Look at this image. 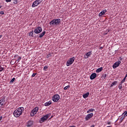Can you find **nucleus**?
Masks as SVG:
<instances>
[{
  "label": "nucleus",
  "mask_w": 127,
  "mask_h": 127,
  "mask_svg": "<svg viewBox=\"0 0 127 127\" xmlns=\"http://www.w3.org/2000/svg\"><path fill=\"white\" fill-rule=\"evenodd\" d=\"M24 110V108L23 107H19L14 111V117L15 118H19V117H20V116L22 115Z\"/></svg>",
  "instance_id": "obj_1"
},
{
  "label": "nucleus",
  "mask_w": 127,
  "mask_h": 127,
  "mask_svg": "<svg viewBox=\"0 0 127 127\" xmlns=\"http://www.w3.org/2000/svg\"><path fill=\"white\" fill-rule=\"evenodd\" d=\"M42 1H43V0H36L33 2L32 7H36V6H38Z\"/></svg>",
  "instance_id": "obj_2"
},
{
  "label": "nucleus",
  "mask_w": 127,
  "mask_h": 127,
  "mask_svg": "<svg viewBox=\"0 0 127 127\" xmlns=\"http://www.w3.org/2000/svg\"><path fill=\"white\" fill-rule=\"evenodd\" d=\"M50 116H51V114H48L46 115L45 116H44V117H43L42 118H41L40 123L41 124H42V123H44V122H45V121H47V119H48V118H49V117H50Z\"/></svg>",
  "instance_id": "obj_3"
},
{
  "label": "nucleus",
  "mask_w": 127,
  "mask_h": 127,
  "mask_svg": "<svg viewBox=\"0 0 127 127\" xmlns=\"http://www.w3.org/2000/svg\"><path fill=\"white\" fill-rule=\"evenodd\" d=\"M75 61V57H73L72 58H70L66 62V66H71L74 62Z\"/></svg>",
  "instance_id": "obj_4"
},
{
  "label": "nucleus",
  "mask_w": 127,
  "mask_h": 127,
  "mask_svg": "<svg viewBox=\"0 0 127 127\" xmlns=\"http://www.w3.org/2000/svg\"><path fill=\"white\" fill-rule=\"evenodd\" d=\"M60 99V96L59 94H56L53 96L52 100L53 102H57L59 101Z\"/></svg>",
  "instance_id": "obj_5"
},
{
  "label": "nucleus",
  "mask_w": 127,
  "mask_h": 127,
  "mask_svg": "<svg viewBox=\"0 0 127 127\" xmlns=\"http://www.w3.org/2000/svg\"><path fill=\"white\" fill-rule=\"evenodd\" d=\"M39 110V108H38V107H35L31 112V117H33V116H34V115H36V113H37V112H38V110Z\"/></svg>",
  "instance_id": "obj_6"
},
{
  "label": "nucleus",
  "mask_w": 127,
  "mask_h": 127,
  "mask_svg": "<svg viewBox=\"0 0 127 127\" xmlns=\"http://www.w3.org/2000/svg\"><path fill=\"white\" fill-rule=\"evenodd\" d=\"M42 31V28L40 26L37 27L36 29L34 30V32L36 34H39L40 32Z\"/></svg>",
  "instance_id": "obj_7"
},
{
  "label": "nucleus",
  "mask_w": 127,
  "mask_h": 127,
  "mask_svg": "<svg viewBox=\"0 0 127 127\" xmlns=\"http://www.w3.org/2000/svg\"><path fill=\"white\" fill-rule=\"evenodd\" d=\"M94 117V114L93 113H90L88 114L85 118L86 121H89L90 119H91V118H93Z\"/></svg>",
  "instance_id": "obj_8"
},
{
  "label": "nucleus",
  "mask_w": 127,
  "mask_h": 127,
  "mask_svg": "<svg viewBox=\"0 0 127 127\" xmlns=\"http://www.w3.org/2000/svg\"><path fill=\"white\" fill-rule=\"evenodd\" d=\"M122 63V62L121 61L116 62L113 66V69H116V68H117V67H119L120 66V64Z\"/></svg>",
  "instance_id": "obj_9"
},
{
  "label": "nucleus",
  "mask_w": 127,
  "mask_h": 127,
  "mask_svg": "<svg viewBox=\"0 0 127 127\" xmlns=\"http://www.w3.org/2000/svg\"><path fill=\"white\" fill-rule=\"evenodd\" d=\"M91 55H92V51H90L86 53L84 56L85 59H88V58H89Z\"/></svg>",
  "instance_id": "obj_10"
},
{
  "label": "nucleus",
  "mask_w": 127,
  "mask_h": 127,
  "mask_svg": "<svg viewBox=\"0 0 127 127\" xmlns=\"http://www.w3.org/2000/svg\"><path fill=\"white\" fill-rule=\"evenodd\" d=\"M32 126H33V121H29L27 123L26 127H31Z\"/></svg>",
  "instance_id": "obj_11"
},
{
  "label": "nucleus",
  "mask_w": 127,
  "mask_h": 127,
  "mask_svg": "<svg viewBox=\"0 0 127 127\" xmlns=\"http://www.w3.org/2000/svg\"><path fill=\"white\" fill-rule=\"evenodd\" d=\"M5 97H3L2 99L0 100V105H1V106H3V105H4V103L5 102Z\"/></svg>",
  "instance_id": "obj_12"
},
{
  "label": "nucleus",
  "mask_w": 127,
  "mask_h": 127,
  "mask_svg": "<svg viewBox=\"0 0 127 127\" xmlns=\"http://www.w3.org/2000/svg\"><path fill=\"white\" fill-rule=\"evenodd\" d=\"M106 12H107V9H104L103 10H102L101 12H100L99 13V16L101 17L103 15H104V14H105V13H106Z\"/></svg>",
  "instance_id": "obj_13"
},
{
  "label": "nucleus",
  "mask_w": 127,
  "mask_h": 127,
  "mask_svg": "<svg viewBox=\"0 0 127 127\" xmlns=\"http://www.w3.org/2000/svg\"><path fill=\"white\" fill-rule=\"evenodd\" d=\"M96 77H97V74H96V73H93L91 74L90 76V79L91 80H94V79H95V78H96Z\"/></svg>",
  "instance_id": "obj_14"
},
{
  "label": "nucleus",
  "mask_w": 127,
  "mask_h": 127,
  "mask_svg": "<svg viewBox=\"0 0 127 127\" xmlns=\"http://www.w3.org/2000/svg\"><path fill=\"white\" fill-rule=\"evenodd\" d=\"M55 20L56 21V25H59V24H60V23L61 22V19H55Z\"/></svg>",
  "instance_id": "obj_15"
},
{
  "label": "nucleus",
  "mask_w": 127,
  "mask_h": 127,
  "mask_svg": "<svg viewBox=\"0 0 127 127\" xmlns=\"http://www.w3.org/2000/svg\"><path fill=\"white\" fill-rule=\"evenodd\" d=\"M50 25H56V21H55V19H53L50 22Z\"/></svg>",
  "instance_id": "obj_16"
},
{
  "label": "nucleus",
  "mask_w": 127,
  "mask_h": 127,
  "mask_svg": "<svg viewBox=\"0 0 127 127\" xmlns=\"http://www.w3.org/2000/svg\"><path fill=\"white\" fill-rule=\"evenodd\" d=\"M89 95H90V93L87 92L86 93L83 95V97L84 98V99H86V98H88V97H89Z\"/></svg>",
  "instance_id": "obj_17"
},
{
  "label": "nucleus",
  "mask_w": 127,
  "mask_h": 127,
  "mask_svg": "<svg viewBox=\"0 0 127 127\" xmlns=\"http://www.w3.org/2000/svg\"><path fill=\"white\" fill-rule=\"evenodd\" d=\"M45 33H46V31H44L42 33H40L39 34V37L40 38H41L43 37V36H44V35H45Z\"/></svg>",
  "instance_id": "obj_18"
},
{
  "label": "nucleus",
  "mask_w": 127,
  "mask_h": 127,
  "mask_svg": "<svg viewBox=\"0 0 127 127\" xmlns=\"http://www.w3.org/2000/svg\"><path fill=\"white\" fill-rule=\"evenodd\" d=\"M51 104H52V102L50 101L46 102L45 103V107H48V106H50V105H51Z\"/></svg>",
  "instance_id": "obj_19"
},
{
  "label": "nucleus",
  "mask_w": 127,
  "mask_h": 127,
  "mask_svg": "<svg viewBox=\"0 0 127 127\" xmlns=\"http://www.w3.org/2000/svg\"><path fill=\"white\" fill-rule=\"evenodd\" d=\"M103 71V67H101L96 69V73H100V72H102Z\"/></svg>",
  "instance_id": "obj_20"
},
{
  "label": "nucleus",
  "mask_w": 127,
  "mask_h": 127,
  "mask_svg": "<svg viewBox=\"0 0 127 127\" xmlns=\"http://www.w3.org/2000/svg\"><path fill=\"white\" fill-rule=\"evenodd\" d=\"M108 76V74L106 73H104L103 75H102V78L103 79V80H105L106 79V77Z\"/></svg>",
  "instance_id": "obj_21"
},
{
  "label": "nucleus",
  "mask_w": 127,
  "mask_h": 127,
  "mask_svg": "<svg viewBox=\"0 0 127 127\" xmlns=\"http://www.w3.org/2000/svg\"><path fill=\"white\" fill-rule=\"evenodd\" d=\"M93 112H95L94 109H90L88 111H87V114H90V113H92Z\"/></svg>",
  "instance_id": "obj_22"
},
{
  "label": "nucleus",
  "mask_w": 127,
  "mask_h": 127,
  "mask_svg": "<svg viewBox=\"0 0 127 127\" xmlns=\"http://www.w3.org/2000/svg\"><path fill=\"white\" fill-rule=\"evenodd\" d=\"M117 83H118V81H116L112 82V83L111 84V85L110 86V88H112V87H114V86H115V85H117Z\"/></svg>",
  "instance_id": "obj_23"
},
{
  "label": "nucleus",
  "mask_w": 127,
  "mask_h": 127,
  "mask_svg": "<svg viewBox=\"0 0 127 127\" xmlns=\"http://www.w3.org/2000/svg\"><path fill=\"white\" fill-rule=\"evenodd\" d=\"M33 31H32L29 33V36H31V37H33Z\"/></svg>",
  "instance_id": "obj_24"
},
{
  "label": "nucleus",
  "mask_w": 127,
  "mask_h": 127,
  "mask_svg": "<svg viewBox=\"0 0 127 127\" xmlns=\"http://www.w3.org/2000/svg\"><path fill=\"white\" fill-rule=\"evenodd\" d=\"M48 67H49L48 65H46V66H44L43 68L44 71H47V69H48Z\"/></svg>",
  "instance_id": "obj_25"
},
{
  "label": "nucleus",
  "mask_w": 127,
  "mask_h": 127,
  "mask_svg": "<svg viewBox=\"0 0 127 127\" xmlns=\"http://www.w3.org/2000/svg\"><path fill=\"white\" fill-rule=\"evenodd\" d=\"M70 88V85H67L64 87V90H67V89Z\"/></svg>",
  "instance_id": "obj_26"
},
{
  "label": "nucleus",
  "mask_w": 127,
  "mask_h": 127,
  "mask_svg": "<svg viewBox=\"0 0 127 127\" xmlns=\"http://www.w3.org/2000/svg\"><path fill=\"white\" fill-rule=\"evenodd\" d=\"M122 85H123V84H122L120 82L119 86V88L120 90H122V89L123 88V86H122Z\"/></svg>",
  "instance_id": "obj_27"
},
{
  "label": "nucleus",
  "mask_w": 127,
  "mask_h": 127,
  "mask_svg": "<svg viewBox=\"0 0 127 127\" xmlns=\"http://www.w3.org/2000/svg\"><path fill=\"white\" fill-rule=\"evenodd\" d=\"M4 70V68L1 67V65H0V72H2Z\"/></svg>",
  "instance_id": "obj_28"
},
{
  "label": "nucleus",
  "mask_w": 127,
  "mask_h": 127,
  "mask_svg": "<svg viewBox=\"0 0 127 127\" xmlns=\"http://www.w3.org/2000/svg\"><path fill=\"white\" fill-rule=\"evenodd\" d=\"M126 82V77H124V78L121 81V83L123 84Z\"/></svg>",
  "instance_id": "obj_29"
},
{
  "label": "nucleus",
  "mask_w": 127,
  "mask_h": 127,
  "mask_svg": "<svg viewBox=\"0 0 127 127\" xmlns=\"http://www.w3.org/2000/svg\"><path fill=\"white\" fill-rule=\"evenodd\" d=\"M46 57H47V58H49L51 57V53H49V54H48L47 55Z\"/></svg>",
  "instance_id": "obj_30"
},
{
  "label": "nucleus",
  "mask_w": 127,
  "mask_h": 127,
  "mask_svg": "<svg viewBox=\"0 0 127 127\" xmlns=\"http://www.w3.org/2000/svg\"><path fill=\"white\" fill-rule=\"evenodd\" d=\"M15 80V78H14V77L11 80L10 83H13V82H14Z\"/></svg>",
  "instance_id": "obj_31"
},
{
  "label": "nucleus",
  "mask_w": 127,
  "mask_h": 127,
  "mask_svg": "<svg viewBox=\"0 0 127 127\" xmlns=\"http://www.w3.org/2000/svg\"><path fill=\"white\" fill-rule=\"evenodd\" d=\"M20 60H21V57H19L18 59H17V62H20Z\"/></svg>",
  "instance_id": "obj_32"
},
{
  "label": "nucleus",
  "mask_w": 127,
  "mask_h": 127,
  "mask_svg": "<svg viewBox=\"0 0 127 127\" xmlns=\"http://www.w3.org/2000/svg\"><path fill=\"white\" fill-rule=\"evenodd\" d=\"M36 75H37V73H34L32 74V77H35V76H36Z\"/></svg>",
  "instance_id": "obj_33"
},
{
  "label": "nucleus",
  "mask_w": 127,
  "mask_h": 127,
  "mask_svg": "<svg viewBox=\"0 0 127 127\" xmlns=\"http://www.w3.org/2000/svg\"><path fill=\"white\" fill-rule=\"evenodd\" d=\"M125 118H126V116H122L121 117V120L123 121V120H124L125 119Z\"/></svg>",
  "instance_id": "obj_34"
},
{
  "label": "nucleus",
  "mask_w": 127,
  "mask_h": 127,
  "mask_svg": "<svg viewBox=\"0 0 127 127\" xmlns=\"http://www.w3.org/2000/svg\"><path fill=\"white\" fill-rule=\"evenodd\" d=\"M0 14H4V12H3V11H1L0 12Z\"/></svg>",
  "instance_id": "obj_35"
},
{
  "label": "nucleus",
  "mask_w": 127,
  "mask_h": 127,
  "mask_svg": "<svg viewBox=\"0 0 127 127\" xmlns=\"http://www.w3.org/2000/svg\"><path fill=\"white\" fill-rule=\"evenodd\" d=\"M6 2H10L11 1V0H5Z\"/></svg>",
  "instance_id": "obj_36"
},
{
  "label": "nucleus",
  "mask_w": 127,
  "mask_h": 127,
  "mask_svg": "<svg viewBox=\"0 0 127 127\" xmlns=\"http://www.w3.org/2000/svg\"><path fill=\"white\" fill-rule=\"evenodd\" d=\"M17 57H18V55H16L14 57V58H17Z\"/></svg>",
  "instance_id": "obj_37"
},
{
  "label": "nucleus",
  "mask_w": 127,
  "mask_h": 127,
  "mask_svg": "<svg viewBox=\"0 0 127 127\" xmlns=\"http://www.w3.org/2000/svg\"><path fill=\"white\" fill-rule=\"evenodd\" d=\"M111 124H112V123L111 122H109L107 123V125H110Z\"/></svg>",
  "instance_id": "obj_38"
},
{
  "label": "nucleus",
  "mask_w": 127,
  "mask_h": 127,
  "mask_svg": "<svg viewBox=\"0 0 127 127\" xmlns=\"http://www.w3.org/2000/svg\"><path fill=\"white\" fill-rule=\"evenodd\" d=\"M119 59H120V61H122V60H123V58H122V57H121L119 58Z\"/></svg>",
  "instance_id": "obj_39"
},
{
  "label": "nucleus",
  "mask_w": 127,
  "mask_h": 127,
  "mask_svg": "<svg viewBox=\"0 0 127 127\" xmlns=\"http://www.w3.org/2000/svg\"><path fill=\"white\" fill-rule=\"evenodd\" d=\"M2 120V116L0 117V121Z\"/></svg>",
  "instance_id": "obj_40"
},
{
  "label": "nucleus",
  "mask_w": 127,
  "mask_h": 127,
  "mask_svg": "<svg viewBox=\"0 0 127 127\" xmlns=\"http://www.w3.org/2000/svg\"><path fill=\"white\" fill-rule=\"evenodd\" d=\"M15 0L16 3H18V0Z\"/></svg>",
  "instance_id": "obj_41"
},
{
  "label": "nucleus",
  "mask_w": 127,
  "mask_h": 127,
  "mask_svg": "<svg viewBox=\"0 0 127 127\" xmlns=\"http://www.w3.org/2000/svg\"><path fill=\"white\" fill-rule=\"evenodd\" d=\"M108 34V32L107 33H104V35H107Z\"/></svg>",
  "instance_id": "obj_42"
},
{
  "label": "nucleus",
  "mask_w": 127,
  "mask_h": 127,
  "mask_svg": "<svg viewBox=\"0 0 127 127\" xmlns=\"http://www.w3.org/2000/svg\"><path fill=\"white\" fill-rule=\"evenodd\" d=\"M127 74H126V75L125 78H126V79H127Z\"/></svg>",
  "instance_id": "obj_43"
},
{
  "label": "nucleus",
  "mask_w": 127,
  "mask_h": 127,
  "mask_svg": "<svg viewBox=\"0 0 127 127\" xmlns=\"http://www.w3.org/2000/svg\"><path fill=\"white\" fill-rule=\"evenodd\" d=\"M103 49V47H100V49L102 50Z\"/></svg>",
  "instance_id": "obj_44"
},
{
  "label": "nucleus",
  "mask_w": 127,
  "mask_h": 127,
  "mask_svg": "<svg viewBox=\"0 0 127 127\" xmlns=\"http://www.w3.org/2000/svg\"><path fill=\"white\" fill-rule=\"evenodd\" d=\"M90 127H95V125H92Z\"/></svg>",
  "instance_id": "obj_45"
},
{
  "label": "nucleus",
  "mask_w": 127,
  "mask_h": 127,
  "mask_svg": "<svg viewBox=\"0 0 127 127\" xmlns=\"http://www.w3.org/2000/svg\"><path fill=\"white\" fill-rule=\"evenodd\" d=\"M1 37H2V35H0V39L1 38Z\"/></svg>",
  "instance_id": "obj_46"
},
{
  "label": "nucleus",
  "mask_w": 127,
  "mask_h": 127,
  "mask_svg": "<svg viewBox=\"0 0 127 127\" xmlns=\"http://www.w3.org/2000/svg\"><path fill=\"white\" fill-rule=\"evenodd\" d=\"M69 127H75V126H70Z\"/></svg>",
  "instance_id": "obj_47"
},
{
  "label": "nucleus",
  "mask_w": 127,
  "mask_h": 127,
  "mask_svg": "<svg viewBox=\"0 0 127 127\" xmlns=\"http://www.w3.org/2000/svg\"><path fill=\"white\" fill-rule=\"evenodd\" d=\"M0 8H1V6H0Z\"/></svg>",
  "instance_id": "obj_48"
},
{
  "label": "nucleus",
  "mask_w": 127,
  "mask_h": 127,
  "mask_svg": "<svg viewBox=\"0 0 127 127\" xmlns=\"http://www.w3.org/2000/svg\"><path fill=\"white\" fill-rule=\"evenodd\" d=\"M109 31H110L109 30H108V32H109Z\"/></svg>",
  "instance_id": "obj_49"
}]
</instances>
